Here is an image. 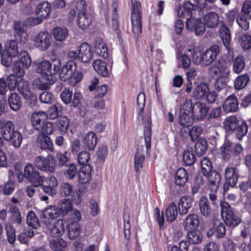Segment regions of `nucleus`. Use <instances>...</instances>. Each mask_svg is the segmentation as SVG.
Masks as SVG:
<instances>
[{"instance_id": "0e129e2a", "label": "nucleus", "mask_w": 251, "mask_h": 251, "mask_svg": "<svg viewBox=\"0 0 251 251\" xmlns=\"http://www.w3.org/2000/svg\"><path fill=\"white\" fill-rule=\"evenodd\" d=\"M193 116L179 115V121L180 124L183 126H190L194 121Z\"/></svg>"}, {"instance_id": "f257e3e1", "label": "nucleus", "mask_w": 251, "mask_h": 251, "mask_svg": "<svg viewBox=\"0 0 251 251\" xmlns=\"http://www.w3.org/2000/svg\"><path fill=\"white\" fill-rule=\"evenodd\" d=\"M0 129L3 139L10 141L15 147H19L22 141V135L15 130L13 123L9 120L0 119Z\"/></svg>"}, {"instance_id": "680f3d73", "label": "nucleus", "mask_w": 251, "mask_h": 251, "mask_svg": "<svg viewBox=\"0 0 251 251\" xmlns=\"http://www.w3.org/2000/svg\"><path fill=\"white\" fill-rule=\"evenodd\" d=\"M63 110V107L60 103H55L49 110V114L51 119H54L57 117L59 113Z\"/></svg>"}, {"instance_id": "49530a36", "label": "nucleus", "mask_w": 251, "mask_h": 251, "mask_svg": "<svg viewBox=\"0 0 251 251\" xmlns=\"http://www.w3.org/2000/svg\"><path fill=\"white\" fill-rule=\"evenodd\" d=\"M66 246V242L61 238L53 239L50 242V247L53 251H64Z\"/></svg>"}, {"instance_id": "6e6552de", "label": "nucleus", "mask_w": 251, "mask_h": 251, "mask_svg": "<svg viewBox=\"0 0 251 251\" xmlns=\"http://www.w3.org/2000/svg\"><path fill=\"white\" fill-rule=\"evenodd\" d=\"M84 158H77L78 162L81 165L78 172V182L79 184H86L89 183L91 178V166L87 163L90 158H86V163L83 160Z\"/></svg>"}, {"instance_id": "5fc2aeb1", "label": "nucleus", "mask_w": 251, "mask_h": 251, "mask_svg": "<svg viewBox=\"0 0 251 251\" xmlns=\"http://www.w3.org/2000/svg\"><path fill=\"white\" fill-rule=\"evenodd\" d=\"M26 223L29 226L34 229L38 228L40 226L38 218L32 211H30L27 215Z\"/></svg>"}, {"instance_id": "4d7b16f0", "label": "nucleus", "mask_w": 251, "mask_h": 251, "mask_svg": "<svg viewBox=\"0 0 251 251\" xmlns=\"http://www.w3.org/2000/svg\"><path fill=\"white\" fill-rule=\"evenodd\" d=\"M187 50L190 53L193 63L196 65H201L202 67L201 54H200V52L195 47H191L188 49Z\"/></svg>"}, {"instance_id": "052dcab7", "label": "nucleus", "mask_w": 251, "mask_h": 251, "mask_svg": "<svg viewBox=\"0 0 251 251\" xmlns=\"http://www.w3.org/2000/svg\"><path fill=\"white\" fill-rule=\"evenodd\" d=\"M40 147L42 149L51 150L52 149V144L50 139L45 135L40 136Z\"/></svg>"}, {"instance_id": "603ef678", "label": "nucleus", "mask_w": 251, "mask_h": 251, "mask_svg": "<svg viewBox=\"0 0 251 251\" xmlns=\"http://www.w3.org/2000/svg\"><path fill=\"white\" fill-rule=\"evenodd\" d=\"M192 100L190 99H187L185 102L181 104L179 109V115L193 116L192 110Z\"/></svg>"}, {"instance_id": "5701e85b", "label": "nucleus", "mask_w": 251, "mask_h": 251, "mask_svg": "<svg viewBox=\"0 0 251 251\" xmlns=\"http://www.w3.org/2000/svg\"><path fill=\"white\" fill-rule=\"evenodd\" d=\"M193 200L188 196L181 198L178 204V210L180 215H184L188 213L189 209L191 208Z\"/></svg>"}, {"instance_id": "ddd939ff", "label": "nucleus", "mask_w": 251, "mask_h": 251, "mask_svg": "<svg viewBox=\"0 0 251 251\" xmlns=\"http://www.w3.org/2000/svg\"><path fill=\"white\" fill-rule=\"evenodd\" d=\"M34 161L36 166L43 171L53 172L55 170L54 158H35Z\"/></svg>"}, {"instance_id": "de8ad7c7", "label": "nucleus", "mask_w": 251, "mask_h": 251, "mask_svg": "<svg viewBox=\"0 0 251 251\" xmlns=\"http://www.w3.org/2000/svg\"><path fill=\"white\" fill-rule=\"evenodd\" d=\"M248 130V126L246 122L244 121H242L240 122V124L236 127L233 131L235 132L236 138L241 140L244 136H245Z\"/></svg>"}, {"instance_id": "8fccbe9b", "label": "nucleus", "mask_w": 251, "mask_h": 251, "mask_svg": "<svg viewBox=\"0 0 251 251\" xmlns=\"http://www.w3.org/2000/svg\"><path fill=\"white\" fill-rule=\"evenodd\" d=\"M207 148V141L205 139H200L196 143L195 151L197 156L201 157L205 152Z\"/></svg>"}, {"instance_id": "20e7f679", "label": "nucleus", "mask_w": 251, "mask_h": 251, "mask_svg": "<svg viewBox=\"0 0 251 251\" xmlns=\"http://www.w3.org/2000/svg\"><path fill=\"white\" fill-rule=\"evenodd\" d=\"M81 214L78 210L72 211L65 221L67 228L68 235L70 239H75L78 237L80 233V225L78 222L81 219Z\"/></svg>"}, {"instance_id": "39448f33", "label": "nucleus", "mask_w": 251, "mask_h": 251, "mask_svg": "<svg viewBox=\"0 0 251 251\" xmlns=\"http://www.w3.org/2000/svg\"><path fill=\"white\" fill-rule=\"evenodd\" d=\"M131 23L132 33L136 39L138 38L142 31L141 6L136 0H131Z\"/></svg>"}, {"instance_id": "7c9ffc66", "label": "nucleus", "mask_w": 251, "mask_h": 251, "mask_svg": "<svg viewBox=\"0 0 251 251\" xmlns=\"http://www.w3.org/2000/svg\"><path fill=\"white\" fill-rule=\"evenodd\" d=\"M178 210L174 202L169 204L165 210V216L166 220L168 223H172L174 222L177 218Z\"/></svg>"}, {"instance_id": "e2e57ef3", "label": "nucleus", "mask_w": 251, "mask_h": 251, "mask_svg": "<svg viewBox=\"0 0 251 251\" xmlns=\"http://www.w3.org/2000/svg\"><path fill=\"white\" fill-rule=\"evenodd\" d=\"M57 125L58 127L63 133H65L68 130L69 125L68 119L66 117H61L57 120Z\"/></svg>"}, {"instance_id": "423d86ee", "label": "nucleus", "mask_w": 251, "mask_h": 251, "mask_svg": "<svg viewBox=\"0 0 251 251\" xmlns=\"http://www.w3.org/2000/svg\"><path fill=\"white\" fill-rule=\"evenodd\" d=\"M86 189V187L84 186L74 191V186L68 182H65L60 186L59 191L62 197H67L71 196L73 202L78 205L81 202L82 195Z\"/></svg>"}, {"instance_id": "09e8293b", "label": "nucleus", "mask_w": 251, "mask_h": 251, "mask_svg": "<svg viewBox=\"0 0 251 251\" xmlns=\"http://www.w3.org/2000/svg\"><path fill=\"white\" fill-rule=\"evenodd\" d=\"M3 51L10 54V56H16L18 52L17 41L14 40L8 41Z\"/></svg>"}, {"instance_id": "c03bdc74", "label": "nucleus", "mask_w": 251, "mask_h": 251, "mask_svg": "<svg viewBox=\"0 0 251 251\" xmlns=\"http://www.w3.org/2000/svg\"><path fill=\"white\" fill-rule=\"evenodd\" d=\"M250 80L249 75L244 74L237 76L234 82V86L236 90H239L245 88Z\"/></svg>"}, {"instance_id": "6e6d98bb", "label": "nucleus", "mask_w": 251, "mask_h": 251, "mask_svg": "<svg viewBox=\"0 0 251 251\" xmlns=\"http://www.w3.org/2000/svg\"><path fill=\"white\" fill-rule=\"evenodd\" d=\"M201 172L203 176L207 175L212 171V163L209 158H202L200 161Z\"/></svg>"}, {"instance_id": "bb28decb", "label": "nucleus", "mask_w": 251, "mask_h": 251, "mask_svg": "<svg viewBox=\"0 0 251 251\" xmlns=\"http://www.w3.org/2000/svg\"><path fill=\"white\" fill-rule=\"evenodd\" d=\"M197 9L198 8L196 5H194L188 1H185L182 7L177 8V16L179 17H182L187 13L191 17L190 18H192L194 14L193 12Z\"/></svg>"}, {"instance_id": "7ed1b4c3", "label": "nucleus", "mask_w": 251, "mask_h": 251, "mask_svg": "<svg viewBox=\"0 0 251 251\" xmlns=\"http://www.w3.org/2000/svg\"><path fill=\"white\" fill-rule=\"evenodd\" d=\"M221 215L226 225L233 228L242 222L241 218L235 213V209L226 201H220Z\"/></svg>"}, {"instance_id": "f704fd0d", "label": "nucleus", "mask_w": 251, "mask_h": 251, "mask_svg": "<svg viewBox=\"0 0 251 251\" xmlns=\"http://www.w3.org/2000/svg\"><path fill=\"white\" fill-rule=\"evenodd\" d=\"M35 64L36 71L42 75H50V73L52 72L51 63L48 60H43Z\"/></svg>"}, {"instance_id": "4be33fe9", "label": "nucleus", "mask_w": 251, "mask_h": 251, "mask_svg": "<svg viewBox=\"0 0 251 251\" xmlns=\"http://www.w3.org/2000/svg\"><path fill=\"white\" fill-rule=\"evenodd\" d=\"M51 6L49 2L46 1L40 2L34 10L36 15L40 16L44 20L48 19L50 13Z\"/></svg>"}, {"instance_id": "58836bf2", "label": "nucleus", "mask_w": 251, "mask_h": 251, "mask_svg": "<svg viewBox=\"0 0 251 251\" xmlns=\"http://www.w3.org/2000/svg\"><path fill=\"white\" fill-rule=\"evenodd\" d=\"M10 107L13 111L19 110L21 107L22 102L20 96L16 93H12L8 99Z\"/></svg>"}, {"instance_id": "72a5a7b5", "label": "nucleus", "mask_w": 251, "mask_h": 251, "mask_svg": "<svg viewBox=\"0 0 251 251\" xmlns=\"http://www.w3.org/2000/svg\"><path fill=\"white\" fill-rule=\"evenodd\" d=\"M83 142L86 148L90 150L95 149L97 144V137L93 132H89L83 137Z\"/></svg>"}, {"instance_id": "473e14b6", "label": "nucleus", "mask_w": 251, "mask_h": 251, "mask_svg": "<svg viewBox=\"0 0 251 251\" xmlns=\"http://www.w3.org/2000/svg\"><path fill=\"white\" fill-rule=\"evenodd\" d=\"M201 214L204 217H208L212 213V209L208 199L204 196L202 197L199 203Z\"/></svg>"}, {"instance_id": "2eb2a0df", "label": "nucleus", "mask_w": 251, "mask_h": 251, "mask_svg": "<svg viewBox=\"0 0 251 251\" xmlns=\"http://www.w3.org/2000/svg\"><path fill=\"white\" fill-rule=\"evenodd\" d=\"M225 176L226 182L224 184V189L226 191L228 189V185L234 187L236 184L239 174L236 168L230 167L226 169Z\"/></svg>"}, {"instance_id": "ea45409f", "label": "nucleus", "mask_w": 251, "mask_h": 251, "mask_svg": "<svg viewBox=\"0 0 251 251\" xmlns=\"http://www.w3.org/2000/svg\"><path fill=\"white\" fill-rule=\"evenodd\" d=\"M52 33L55 40L62 41L66 38L68 31L65 27L56 26L52 29Z\"/></svg>"}, {"instance_id": "37998d69", "label": "nucleus", "mask_w": 251, "mask_h": 251, "mask_svg": "<svg viewBox=\"0 0 251 251\" xmlns=\"http://www.w3.org/2000/svg\"><path fill=\"white\" fill-rule=\"evenodd\" d=\"M251 19V17H248L247 15L241 11L236 17V22L238 25L245 30H247L249 28V21Z\"/></svg>"}, {"instance_id": "0eeeda50", "label": "nucleus", "mask_w": 251, "mask_h": 251, "mask_svg": "<svg viewBox=\"0 0 251 251\" xmlns=\"http://www.w3.org/2000/svg\"><path fill=\"white\" fill-rule=\"evenodd\" d=\"M145 103V96L144 94H139L137 98V108L138 110V116L137 120L138 123L140 125H145L148 128L150 126L151 120V110L148 109L145 112L144 111V107Z\"/></svg>"}, {"instance_id": "1a4fd4ad", "label": "nucleus", "mask_w": 251, "mask_h": 251, "mask_svg": "<svg viewBox=\"0 0 251 251\" xmlns=\"http://www.w3.org/2000/svg\"><path fill=\"white\" fill-rule=\"evenodd\" d=\"M52 39L51 35L47 31H41L34 37L35 46L41 51L47 50L50 46Z\"/></svg>"}, {"instance_id": "cd10ccee", "label": "nucleus", "mask_w": 251, "mask_h": 251, "mask_svg": "<svg viewBox=\"0 0 251 251\" xmlns=\"http://www.w3.org/2000/svg\"><path fill=\"white\" fill-rule=\"evenodd\" d=\"M94 49L96 53L98 55L105 59L108 58L109 53L107 47L101 39H98L95 41Z\"/></svg>"}, {"instance_id": "f03ea898", "label": "nucleus", "mask_w": 251, "mask_h": 251, "mask_svg": "<svg viewBox=\"0 0 251 251\" xmlns=\"http://www.w3.org/2000/svg\"><path fill=\"white\" fill-rule=\"evenodd\" d=\"M73 205L70 200L64 199L62 201L60 208L54 207L46 209L43 213L42 216V222L46 225H50L53 220L58 218L61 215H66L71 211Z\"/></svg>"}, {"instance_id": "4468645a", "label": "nucleus", "mask_w": 251, "mask_h": 251, "mask_svg": "<svg viewBox=\"0 0 251 251\" xmlns=\"http://www.w3.org/2000/svg\"><path fill=\"white\" fill-rule=\"evenodd\" d=\"M187 28L190 31L194 30L197 36L202 35L205 31V26L200 19L194 18L188 19L186 22Z\"/></svg>"}, {"instance_id": "9b49d317", "label": "nucleus", "mask_w": 251, "mask_h": 251, "mask_svg": "<svg viewBox=\"0 0 251 251\" xmlns=\"http://www.w3.org/2000/svg\"><path fill=\"white\" fill-rule=\"evenodd\" d=\"M219 52V47L216 45L212 46L209 49L203 51L201 53L202 67H206L213 63Z\"/></svg>"}, {"instance_id": "b1692460", "label": "nucleus", "mask_w": 251, "mask_h": 251, "mask_svg": "<svg viewBox=\"0 0 251 251\" xmlns=\"http://www.w3.org/2000/svg\"><path fill=\"white\" fill-rule=\"evenodd\" d=\"M219 17L215 12H211L205 14L203 17V23L208 28H215L219 24Z\"/></svg>"}, {"instance_id": "aec40b11", "label": "nucleus", "mask_w": 251, "mask_h": 251, "mask_svg": "<svg viewBox=\"0 0 251 251\" xmlns=\"http://www.w3.org/2000/svg\"><path fill=\"white\" fill-rule=\"evenodd\" d=\"M47 118V114L43 111L33 112L31 115V122L37 130H40Z\"/></svg>"}, {"instance_id": "e433bc0d", "label": "nucleus", "mask_w": 251, "mask_h": 251, "mask_svg": "<svg viewBox=\"0 0 251 251\" xmlns=\"http://www.w3.org/2000/svg\"><path fill=\"white\" fill-rule=\"evenodd\" d=\"M187 237L189 244H199L203 239L201 232L197 229L188 230Z\"/></svg>"}, {"instance_id": "3c124183", "label": "nucleus", "mask_w": 251, "mask_h": 251, "mask_svg": "<svg viewBox=\"0 0 251 251\" xmlns=\"http://www.w3.org/2000/svg\"><path fill=\"white\" fill-rule=\"evenodd\" d=\"M245 67V62L242 56L236 57L233 63V71L236 74L241 73Z\"/></svg>"}, {"instance_id": "c85d7f7f", "label": "nucleus", "mask_w": 251, "mask_h": 251, "mask_svg": "<svg viewBox=\"0 0 251 251\" xmlns=\"http://www.w3.org/2000/svg\"><path fill=\"white\" fill-rule=\"evenodd\" d=\"M199 224L200 220L197 214H189L185 219V229L187 230L197 229Z\"/></svg>"}, {"instance_id": "69168bd1", "label": "nucleus", "mask_w": 251, "mask_h": 251, "mask_svg": "<svg viewBox=\"0 0 251 251\" xmlns=\"http://www.w3.org/2000/svg\"><path fill=\"white\" fill-rule=\"evenodd\" d=\"M226 229L225 225L222 223H220L215 226L214 230V235L217 238H222L224 237L226 234Z\"/></svg>"}, {"instance_id": "bf43d9fd", "label": "nucleus", "mask_w": 251, "mask_h": 251, "mask_svg": "<svg viewBox=\"0 0 251 251\" xmlns=\"http://www.w3.org/2000/svg\"><path fill=\"white\" fill-rule=\"evenodd\" d=\"M232 143L228 140H226L223 145L220 149V154L223 156L232 155Z\"/></svg>"}, {"instance_id": "a211bd4d", "label": "nucleus", "mask_w": 251, "mask_h": 251, "mask_svg": "<svg viewBox=\"0 0 251 251\" xmlns=\"http://www.w3.org/2000/svg\"><path fill=\"white\" fill-rule=\"evenodd\" d=\"M56 219L53 220L52 222L47 226H49V228L50 229V235L53 237H59L61 236L65 231V224L66 221L65 219H58L54 222L53 225L51 226L50 225Z\"/></svg>"}, {"instance_id": "dca6fc26", "label": "nucleus", "mask_w": 251, "mask_h": 251, "mask_svg": "<svg viewBox=\"0 0 251 251\" xmlns=\"http://www.w3.org/2000/svg\"><path fill=\"white\" fill-rule=\"evenodd\" d=\"M204 176L207 179L208 188L211 192L216 193L221 180L220 174L215 170H212L209 174Z\"/></svg>"}, {"instance_id": "2f4dec72", "label": "nucleus", "mask_w": 251, "mask_h": 251, "mask_svg": "<svg viewBox=\"0 0 251 251\" xmlns=\"http://www.w3.org/2000/svg\"><path fill=\"white\" fill-rule=\"evenodd\" d=\"M17 89L19 92L22 94L26 99L31 96L30 88L28 82L24 79L20 78L17 83Z\"/></svg>"}, {"instance_id": "6ab92c4d", "label": "nucleus", "mask_w": 251, "mask_h": 251, "mask_svg": "<svg viewBox=\"0 0 251 251\" xmlns=\"http://www.w3.org/2000/svg\"><path fill=\"white\" fill-rule=\"evenodd\" d=\"M93 57V51L91 47L86 43L81 44L79 50V60L87 63L91 61Z\"/></svg>"}, {"instance_id": "79ce46f5", "label": "nucleus", "mask_w": 251, "mask_h": 251, "mask_svg": "<svg viewBox=\"0 0 251 251\" xmlns=\"http://www.w3.org/2000/svg\"><path fill=\"white\" fill-rule=\"evenodd\" d=\"M220 36L222 38L224 46L228 50L230 49L231 37L230 31L227 26L223 25L220 29Z\"/></svg>"}, {"instance_id": "864d4df0", "label": "nucleus", "mask_w": 251, "mask_h": 251, "mask_svg": "<svg viewBox=\"0 0 251 251\" xmlns=\"http://www.w3.org/2000/svg\"><path fill=\"white\" fill-rule=\"evenodd\" d=\"M229 75H223L217 76L215 83L214 87L218 91H220L226 87L228 81V76Z\"/></svg>"}, {"instance_id": "338daca9", "label": "nucleus", "mask_w": 251, "mask_h": 251, "mask_svg": "<svg viewBox=\"0 0 251 251\" xmlns=\"http://www.w3.org/2000/svg\"><path fill=\"white\" fill-rule=\"evenodd\" d=\"M25 69L18 61H15L12 66L13 73L17 77H21L24 76L25 73Z\"/></svg>"}, {"instance_id": "412c9836", "label": "nucleus", "mask_w": 251, "mask_h": 251, "mask_svg": "<svg viewBox=\"0 0 251 251\" xmlns=\"http://www.w3.org/2000/svg\"><path fill=\"white\" fill-rule=\"evenodd\" d=\"M223 108L226 113L236 112L238 109V103L236 96L232 94L229 95L224 102Z\"/></svg>"}, {"instance_id": "9d476101", "label": "nucleus", "mask_w": 251, "mask_h": 251, "mask_svg": "<svg viewBox=\"0 0 251 251\" xmlns=\"http://www.w3.org/2000/svg\"><path fill=\"white\" fill-rule=\"evenodd\" d=\"M25 177L29 180L34 187L41 186L43 182L42 176L31 164H28L25 168Z\"/></svg>"}, {"instance_id": "774afa93", "label": "nucleus", "mask_w": 251, "mask_h": 251, "mask_svg": "<svg viewBox=\"0 0 251 251\" xmlns=\"http://www.w3.org/2000/svg\"><path fill=\"white\" fill-rule=\"evenodd\" d=\"M240 44L244 50H249L251 48V36L245 34L240 38Z\"/></svg>"}, {"instance_id": "a878e982", "label": "nucleus", "mask_w": 251, "mask_h": 251, "mask_svg": "<svg viewBox=\"0 0 251 251\" xmlns=\"http://www.w3.org/2000/svg\"><path fill=\"white\" fill-rule=\"evenodd\" d=\"M54 80L52 75H42L41 77L35 80L34 83L37 88L40 90L47 89L49 86L53 84Z\"/></svg>"}, {"instance_id": "f3484780", "label": "nucleus", "mask_w": 251, "mask_h": 251, "mask_svg": "<svg viewBox=\"0 0 251 251\" xmlns=\"http://www.w3.org/2000/svg\"><path fill=\"white\" fill-rule=\"evenodd\" d=\"M192 113L195 120L204 119L208 111L209 108L205 103L201 102L192 103Z\"/></svg>"}, {"instance_id": "a19ab883", "label": "nucleus", "mask_w": 251, "mask_h": 251, "mask_svg": "<svg viewBox=\"0 0 251 251\" xmlns=\"http://www.w3.org/2000/svg\"><path fill=\"white\" fill-rule=\"evenodd\" d=\"M220 36L222 38L224 46L228 50L230 49L231 37L230 31L227 26L223 25L220 29Z\"/></svg>"}, {"instance_id": "f8f14e48", "label": "nucleus", "mask_w": 251, "mask_h": 251, "mask_svg": "<svg viewBox=\"0 0 251 251\" xmlns=\"http://www.w3.org/2000/svg\"><path fill=\"white\" fill-rule=\"evenodd\" d=\"M209 73L212 75L218 76L229 75L230 69L227 64L223 61H218L213 63L208 69Z\"/></svg>"}, {"instance_id": "c756f323", "label": "nucleus", "mask_w": 251, "mask_h": 251, "mask_svg": "<svg viewBox=\"0 0 251 251\" xmlns=\"http://www.w3.org/2000/svg\"><path fill=\"white\" fill-rule=\"evenodd\" d=\"M94 70L100 75L103 77H107L110 74V71L108 69L105 61L98 59L93 63Z\"/></svg>"}, {"instance_id": "a18cd8bd", "label": "nucleus", "mask_w": 251, "mask_h": 251, "mask_svg": "<svg viewBox=\"0 0 251 251\" xmlns=\"http://www.w3.org/2000/svg\"><path fill=\"white\" fill-rule=\"evenodd\" d=\"M241 121L235 116H229L225 119L224 125L226 130L233 131L236 127H238Z\"/></svg>"}, {"instance_id": "4c0bfd02", "label": "nucleus", "mask_w": 251, "mask_h": 251, "mask_svg": "<svg viewBox=\"0 0 251 251\" xmlns=\"http://www.w3.org/2000/svg\"><path fill=\"white\" fill-rule=\"evenodd\" d=\"M188 180V174L186 170L183 168H179L175 174V182L179 186H184Z\"/></svg>"}, {"instance_id": "c9c22d12", "label": "nucleus", "mask_w": 251, "mask_h": 251, "mask_svg": "<svg viewBox=\"0 0 251 251\" xmlns=\"http://www.w3.org/2000/svg\"><path fill=\"white\" fill-rule=\"evenodd\" d=\"M208 89V85L205 83L198 84L193 91V97L197 100L203 99L207 93Z\"/></svg>"}, {"instance_id": "393cba45", "label": "nucleus", "mask_w": 251, "mask_h": 251, "mask_svg": "<svg viewBox=\"0 0 251 251\" xmlns=\"http://www.w3.org/2000/svg\"><path fill=\"white\" fill-rule=\"evenodd\" d=\"M77 25L82 30L87 29L92 23V17L88 13H78L77 18Z\"/></svg>"}, {"instance_id": "13d9d810", "label": "nucleus", "mask_w": 251, "mask_h": 251, "mask_svg": "<svg viewBox=\"0 0 251 251\" xmlns=\"http://www.w3.org/2000/svg\"><path fill=\"white\" fill-rule=\"evenodd\" d=\"M19 59V60L18 61L20 62L21 64H22L23 68L27 69L29 67L31 63V59L26 51H21Z\"/></svg>"}]
</instances>
